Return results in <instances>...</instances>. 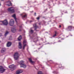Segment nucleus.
<instances>
[{
	"mask_svg": "<svg viewBox=\"0 0 74 74\" xmlns=\"http://www.w3.org/2000/svg\"><path fill=\"white\" fill-rule=\"evenodd\" d=\"M8 10L10 13H14L15 12V10L12 7L8 8Z\"/></svg>",
	"mask_w": 74,
	"mask_h": 74,
	"instance_id": "3",
	"label": "nucleus"
},
{
	"mask_svg": "<svg viewBox=\"0 0 74 74\" xmlns=\"http://www.w3.org/2000/svg\"><path fill=\"white\" fill-rule=\"evenodd\" d=\"M39 49H40V48H38Z\"/></svg>",
	"mask_w": 74,
	"mask_h": 74,
	"instance_id": "38",
	"label": "nucleus"
},
{
	"mask_svg": "<svg viewBox=\"0 0 74 74\" xmlns=\"http://www.w3.org/2000/svg\"><path fill=\"white\" fill-rule=\"evenodd\" d=\"M71 36H72V35H71Z\"/></svg>",
	"mask_w": 74,
	"mask_h": 74,
	"instance_id": "36",
	"label": "nucleus"
},
{
	"mask_svg": "<svg viewBox=\"0 0 74 74\" xmlns=\"http://www.w3.org/2000/svg\"><path fill=\"white\" fill-rule=\"evenodd\" d=\"M33 20H34V19H33Z\"/></svg>",
	"mask_w": 74,
	"mask_h": 74,
	"instance_id": "40",
	"label": "nucleus"
},
{
	"mask_svg": "<svg viewBox=\"0 0 74 74\" xmlns=\"http://www.w3.org/2000/svg\"><path fill=\"white\" fill-rule=\"evenodd\" d=\"M25 43H26V40H25L23 41V45H24Z\"/></svg>",
	"mask_w": 74,
	"mask_h": 74,
	"instance_id": "22",
	"label": "nucleus"
},
{
	"mask_svg": "<svg viewBox=\"0 0 74 74\" xmlns=\"http://www.w3.org/2000/svg\"><path fill=\"white\" fill-rule=\"evenodd\" d=\"M50 61H51V62H53V61L52 60H50Z\"/></svg>",
	"mask_w": 74,
	"mask_h": 74,
	"instance_id": "32",
	"label": "nucleus"
},
{
	"mask_svg": "<svg viewBox=\"0 0 74 74\" xmlns=\"http://www.w3.org/2000/svg\"><path fill=\"white\" fill-rule=\"evenodd\" d=\"M21 39H22V36H21V35H20L18 38V41H21Z\"/></svg>",
	"mask_w": 74,
	"mask_h": 74,
	"instance_id": "15",
	"label": "nucleus"
},
{
	"mask_svg": "<svg viewBox=\"0 0 74 74\" xmlns=\"http://www.w3.org/2000/svg\"><path fill=\"white\" fill-rule=\"evenodd\" d=\"M34 32V31L32 30V29H31L30 31H29V32L31 33H33Z\"/></svg>",
	"mask_w": 74,
	"mask_h": 74,
	"instance_id": "20",
	"label": "nucleus"
},
{
	"mask_svg": "<svg viewBox=\"0 0 74 74\" xmlns=\"http://www.w3.org/2000/svg\"><path fill=\"white\" fill-rule=\"evenodd\" d=\"M27 16V14H25V15H23L22 16V18H25V17H26Z\"/></svg>",
	"mask_w": 74,
	"mask_h": 74,
	"instance_id": "18",
	"label": "nucleus"
},
{
	"mask_svg": "<svg viewBox=\"0 0 74 74\" xmlns=\"http://www.w3.org/2000/svg\"><path fill=\"white\" fill-rule=\"evenodd\" d=\"M37 38H35L34 39V40L33 41L34 42H37Z\"/></svg>",
	"mask_w": 74,
	"mask_h": 74,
	"instance_id": "17",
	"label": "nucleus"
},
{
	"mask_svg": "<svg viewBox=\"0 0 74 74\" xmlns=\"http://www.w3.org/2000/svg\"><path fill=\"white\" fill-rule=\"evenodd\" d=\"M1 1H4V0H1Z\"/></svg>",
	"mask_w": 74,
	"mask_h": 74,
	"instance_id": "35",
	"label": "nucleus"
},
{
	"mask_svg": "<svg viewBox=\"0 0 74 74\" xmlns=\"http://www.w3.org/2000/svg\"><path fill=\"white\" fill-rule=\"evenodd\" d=\"M41 22H40L38 23V24H39V25H41Z\"/></svg>",
	"mask_w": 74,
	"mask_h": 74,
	"instance_id": "28",
	"label": "nucleus"
},
{
	"mask_svg": "<svg viewBox=\"0 0 74 74\" xmlns=\"http://www.w3.org/2000/svg\"><path fill=\"white\" fill-rule=\"evenodd\" d=\"M19 47L18 48L19 49H21L22 48V44H21V42H19Z\"/></svg>",
	"mask_w": 74,
	"mask_h": 74,
	"instance_id": "13",
	"label": "nucleus"
},
{
	"mask_svg": "<svg viewBox=\"0 0 74 74\" xmlns=\"http://www.w3.org/2000/svg\"><path fill=\"white\" fill-rule=\"evenodd\" d=\"M12 40V37H10L9 38V40Z\"/></svg>",
	"mask_w": 74,
	"mask_h": 74,
	"instance_id": "25",
	"label": "nucleus"
},
{
	"mask_svg": "<svg viewBox=\"0 0 74 74\" xmlns=\"http://www.w3.org/2000/svg\"><path fill=\"white\" fill-rule=\"evenodd\" d=\"M1 5V4L0 3V6Z\"/></svg>",
	"mask_w": 74,
	"mask_h": 74,
	"instance_id": "37",
	"label": "nucleus"
},
{
	"mask_svg": "<svg viewBox=\"0 0 74 74\" xmlns=\"http://www.w3.org/2000/svg\"><path fill=\"white\" fill-rule=\"evenodd\" d=\"M23 45H24L23 46L25 47V46H26V44H24Z\"/></svg>",
	"mask_w": 74,
	"mask_h": 74,
	"instance_id": "26",
	"label": "nucleus"
},
{
	"mask_svg": "<svg viewBox=\"0 0 74 74\" xmlns=\"http://www.w3.org/2000/svg\"><path fill=\"white\" fill-rule=\"evenodd\" d=\"M20 67H23V68H26V66L24 64V61H21L20 62Z\"/></svg>",
	"mask_w": 74,
	"mask_h": 74,
	"instance_id": "1",
	"label": "nucleus"
},
{
	"mask_svg": "<svg viewBox=\"0 0 74 74\" xmlns=\"http://www.w3.org/2000/svg\"><path fill=\"white\" fill-rule=\"evenodd\" d=\"M0 22H2L4 25H7L8 23V21H7V20H5L3 21H0Z\"/></svg>",
	"mask_w": 74,
	"mask_h": 74,
	"instance_id": "5",
	"label": "nucleus"
},
{
	"mask_svg": "<svg viewBox=\"0 0 74 74\" xmlns=\"http://www.w3.org/2000/svg\"><path fill=\"white\" fill-rule=\"evenodd\" d=\"M5 71V69H4L3 67L2 66H0V73H4Z\"/></svg>",
	"mask_w": 74,
	"mask_h": 74,
	"instance_id": "6",
	"label": "nucleus"
},
{
	"mask_svg": "<svg viewBox=\"0 0 74 74\" xmlns=\"http://www.w3.org/2000/svg\"><path fill=\"white\" fill-rule=\"evenodd\" d=\"M8 32H5V36H6L7 34H8Z\"/></svg>",
	"mask_w": 74,
	"mask_h": 74,
	"instance_id": "23",
	"label": "nucleus"
},
{
	"mask_svg": "<svg viewBox=\"0 0 74 74\" xmlns=\"http://www.w3.org/2000/svg\"><path fill=\"white\" fill-rule=\"evenodd\" d=\"M29 60L30 62V63L32 65H34V64H35V61H34L32 60V58H29Z\"/></svg>",
	"mask_w": 74,
	"mask_h": 74,
	"instance_id": "7",
	"label": "nucleus"
},
{
	"mask_svg": "<svg viewBox=\"0 0 74 74\" xmlns=\"http://www.w3.org/2000/svg\"><path fill=\"white\" fill-rule=\"evenodd\" d=\"M11 31L13 33H15V32H16V29L15 28H12L11 29Z\"/></svg>",
	"mask_w": 74,
	"mask_h": 74,
	"instance_id": "11",
	"label": "nucleus"
},
{
	"mask_svg": "<svg viewBox=\"0 0 74 74\" xmlns=\"http://www.w3.org/2000/svg\"><path fill=\"white\" fill-rule=\"evenodd\" d=\"M34 16H36V13L35 12L34 13Z\"/></svg>",
	"mask_w": 74,
	"mask_h": 74,
	"instance_id": "29",
	"label": "nucleus"
},
{
	"mask_svg": "<svg viewBox=\"0 0 74 74\" xmlns=\"http://www.w3.org/2000/svg\"><path fill=\"white\" fill-rule=\"evenodd\" d=\"M12 16V17H13V18H14L16 22V23H17V21H16V16L15 15V14H14Z\"/></svg>",
	"mask_w": 74,
	"mask_h": 74,
	"instance_id": "12",
	"label": "nucleus"
},
{
	"mask_svg": "<svg viewBox=\"0 0 74 74\" xmlns=\"http://www.w3.org/2000/svg\"><path fill=\"white\" fill-rule=\"evenodd\" d=\"M14 58L15 60H18L19 59V55H18V53L16 52L15 53L14 55Z\"/></svg>",
	"mask_w": 74,
	"mask_h": 74,
	"instance_id": "4",
	"label": "nucleus"
},
{
	"mask_svg": "<svg viewBox=\"0 0 74 74\" xmlns=\"http://www.w3.org/2000/svg\"><path fill=\"white\" fill-rule=\"evenodd\" d=\"M0 42H1L0 41Z\"/></svg>",
	"mask_w": 74,
	"mask_h": 74,
	"instance_id": "39",
	"label": "nucleus"
},
{
	"mask_svg": "<svg viewBox=\"0 0 74 74\" xmlns=\"http://www.w3.org/2000/svg\"><path fill=\"white\" fill-rule=\"evenodd\" d=\"M36 19L37 20H39L40 19V17H38L37 18H36Z\"/></svg>",
	"mask_w": 74,
	"mask_h": 74,
	"instance_id": "24",
	"label": "nucleus"
},
{
	"mask_svg": "<svg viewBox=\"0 0 74 74\" xmlns=\"http://www.w3.org/2000/svg\"><path fill=\"white\" fill-rule=\"evenodd\" d=\"M59 42H61V41H60V40H59Z\"/></svg>",
	"mask_w": 74,
	"mask_h": 74,
	"instance_id": "34",
	"label": "nucleus"
},
{
	"mask_svg": "<svg viewBox=\"0 0 74 74\" xmlns=\"http://www.w3.org/2000/svg\"><path fill=\"white\" fill-rule=\"evenodd\" d=\"M33 22V21H30V23H31V22Z\"/></svg>",
	"mask_w": 74,
	"mask_h": 74,
	"instance_id": "30",
	"label": "nucleus"
},
{
	"mask_svg": "<svg viewBox=\"0 0 74 74\" xmlns=\"http://www.w3.org/2000/svg\"><path fill=\"white\" fill-rule=\"evenodd\" d=\"M33 26H34V28H35V30H36V31H38V30H37L36 29L38 27L37 25L36 24H34L33 25Z\"/></svg>",
	"mask_w": 74,
	"mask_h": 74,
	"instance_id": "9",
	"label": "nucleus"
},
{
	"mask_svg": "<svg viewBox=\"0 0 74 74\" xmlns=\"http://www.w3.org/2000/svg\"><path fill=\"white\" fill-rule=\"evenodd\" d=\"M8 2H10V5H9L8 4L7 5H8V6H10V5H12V3H11V2L10 1H8Z\"/></svg>",
	"mask_w": 74,
	"mask_h": 74,
	"instance_id": "16",
	"label": "nucleus"
},
{
	"mask_svg": "<svg viewBox=\"0 0 74 74\" xmlns=\"http://www.w3.org/2000/svg\"><path fill=\"white\" fill-rule=\"evenodd\" d=\"M25 46H23V49H25Z\"/></svg>",
	"mask_w": 74,
	"mask_h": 74,
	"instance_id": "31",
	"label": "nucleus"
},
{
	"mask_svg": "<svg viewBox=\"0 0 74 74\" xmlns=\"http://www.w3.org/2000/svg\"><path fill=\"white\" fill-rule=\"evenodd\" d=\"M14 24V21L13 19L10 20L9 22V25L10 26H13Z\"/></svg>",
	"mask_w": 74,
	"mask_h": 74,
	"instance_id": "8",
	"label": "nucleus"
},
{
	"mask_svg": "<svg viewBox=\"0 0 74 74\" xmlns=\"http://www.w3.org/2000/svg\"><path fill=\"white\" fill-rule=\"evenodd\" d=\"M22 29V27L21 26H20V29L19 30V32H21V30Z\"/></svg>",
	"mask_w": 74,
	"mask_h": 74,
	"instance_id": "21",
	"label": "nucleus"
},
{
	"mask_svg": "<svg viewBox=\"0 0 74 74\" xmlns=\"http://www.w3.org/2000/svg\"><path fill=\"white\" fill-rule=\"evenodd\" d=\"M9 67L10 69V70L11 71H14L15 69H16V66L14 64L9 66Z\"/></svg>",
	"mask_w": 74,
	"mask_h": 74,
	"instance_id": "2",
	"label": "nucleus"
},
{
	"mask_svg": "<svg viewBox=\"0 0 74 74\" xmlns=\"http://www.w3.org/2000/svg\"><path fill=\"white\" fill-rule=\"evenodd\" d=\"M54 33H55V34H53V37H56V34H58L57 31H55Z\"/></svg>",
	"mask_w": 74,
	"mask_h": 74,
	"instance_id": "14",
	"label": "nucleus"
},
{
	"mask_svg": "<svg viewBox=\"0 0 74 74\" xmlns=\"http://www.w3.org/2000/svg\"><path fill=\"white\" fill-rule=\"evenodd\" d=\"M23 45H24L23 46L25 47V46H26V44H24Z\"/></svg>",
	"mask_w": 74,
	"mask_h": 74,
	"instance_id": "27",
	"label": "nucleus"
},
{
	"mask_svg": "<svg viewBox=\"0 0 74 74\" xmlns=\"http://www.w3.org/2000/svg\"><path fill=\"white\" fill-rule=\"evenodd\" d=\"M11 45H12V43L10 42H8L7 43V46L8 47H10Z\"/></svg>",
	"mask_w": 74,
	"mask_h": 74,
	"instance_id": "10",
	"label": "nucleus"
},
{
	"mask_svg": "<svg viewBox=\"0 0 74 74\" xmlns=\"http://www.w3.org/2000/svg\"><path fill=\"white\" fill-rule=\"evenodd\" d=\"M59 27H61V25H59Z\"/></svg>",
	"mask_w": 74,
	"mask_h": 74,
	"instance_id": "33",
	"label": "nucleus"
},
{
	"mask_svg": "<svg viewBox=\"0 0 74 74\" xmlns=\"http://www.w3.org/2000/svg\"><path fill=\"white\" fill-rule=\"evenodd\" d=\"M5 51V49H3V50L1 51V53H4Z\"/></svg>",
	"mask_w": 74,
	"mask_h": 74,
	"instance_id": "19",
	"label": "nucleus"
}]
</instances>
